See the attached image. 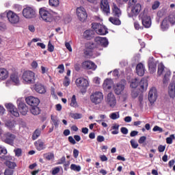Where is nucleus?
<instances>
[{
    "mask_svg": "<svg viewBox=\"0 0 175 175\" xmlns=\"http://www.w3.org/2000/svg\"><path fill=\"white\" fill-rule=\"evenodd\" d=\"M0 139L7 144H13L16 139H17V136L10 132L3 133V130L0 129Z\"/></svg>",
    "mask_w": 175,
    "mask_h": 175,
    "instance_id": "nucleus-1",
    "label": "nucleus"
},
{
    "mask_svg": "<svg viewBox=\"0 0 175 175\" xmlns=\"http://www.w3.org/2000/svg\"><path fill=\"white\" fill-rule=\"evenodd\" d=\"M139 85L140 87L141 91H144L147 90V87H148L147 79H142L139 83V79L135 78V79H131V81H130V87L131 88H137V87H139Z\"/></svg>",
    "mask_w": 175,
    "mask_h": 175,
    "instance_id": "nucleus-2",
    "label": "nucleus"
},
{
    "mask_svg": "<svg viewBox=\"0 0 175 175\" xmlns=\"http://www.w3.org/2000/svg\"><path fill=\"white\" fill-rule=\"evenodd\" d=\"M157 73L159 76H161V75H164V79H163V83L164 84H166L169 81V79L170 77V70L167 69V68L163 66V64H159L158 66V70Z\"/></svg>",
    "mask_w": 175,
    "mask_h": 175,
    "instance_id": "nucleus-3",
    "label": "nucleus"
},
{
    "mask_svg": "<svg viewBox=\"0 0 175 175\" xmlns=\"http://www.w3.org/2000/svg\"><path fill=\"white\" fill-rule=\"evenodd\" d=\"M22 79L25 84H33L35 83V72L27 70L25 71L22 75Z\"/></svg>",
    "mask_w": 175,
    "mask_h": 175,
    "instance_id": "nucleus-4",
    "label": "nucleus"
},
{
    "mask_svg": "<svg viewBox=\"0 0 175 175\" xmlns=\"http://www.w3.org/2000/svg\"><path fill=\"white\" fill-rule=\"evenodd\" d=\"M103 93L94 92L90 95V100L94 105H100L103 102Z\"/></svg>",
    "mask_w": 175,
    "mask_h": 175,
    "instance_id": "nucleus-5",
    "label": "nucleus"
},
{
    "mask_svg": "<svg viewBox=\"0 0 175 175\" xmlns=\"http://www.w3.org/2000/svg\"><path fill=\"white\" fill-rule=\"evenodd\" d=\"M40 15L41 18L46 23H51L53 21V15L44 8L40 9Z\"/></svg>",
    "mask_w": 175,
    "mask_h": 175,
    "instance_id": "nucleus-6",
    "label": "nucleus"
},
{
    "mask_svg": "<svg viewBox=\"0 0 175 175\" xmlns=\"http://www.w3.org/2000/svg\"><path fill=\"white\" fill-rule=\"evenodd\" d=\"M75 84L79 90H87L90 87V82L83 77L77 79Z\"/></svg>",
    "mask_w": 175,
    "mask_h": 175,
    "instance_id": "nucleus-7",
    "label": "nucleus"
},
{
    "mask_svg": "<svg viewBox=\"0 0 175 175\" xmlns=\"http://www.w3.org/2000/svg\"><path fill=\"white\" fill-rule=\"evenodd\" d=\"M7 18L10 24H18L20 23V16L13 11H8L6 13Z\"/></svg>",
    "mask_w": 175,
    "mask_h": 175,
    "instance_id": "nucleus-8",
    "label": "nucleus"
},
{
    "mask_svg": "<svg viewBox=\"0 0 175 175\" xmlns=\"http://www.w3.org/2000/svg\"><path fill=\"white\" fill-rule=\"evenodd\" d=\"M167 21H169L170 24H175V13L170 14L169 17L165 18L163 21L161 23L162 29H167V28H169V23Z\"/></svg>",
    "mask_w": 175,
    "mask_h": 175,
    "instance_id": "nucleus-9",
    "label": "nucleus"
},
{
    "mask_svg": "<svg viewBox=\"0 0 175 175\" xmlns=\"http://www.w3.org/2000/svg\"><path fill=\"white\" fill-rule=\"evenodd\" d=\"M77 16L79 21L84 22L87 20V11L83 7H79L77 8Z\"/></svg>",
    "mask_w": 175,
    "mask_h": 175,
    "instance_id": "nucleus-10",
    "label": "nucleus"
},
{
    "mask_svg": "<svg viewBox=\"0 0 175 175\" xmlns=\"http://www.w3.org/2000/svg\"><path fill=\"white\" fill-rule=\"evenodd\" d=\"M105 102L110 106V107H115L116 105H117V100H116L114 94L111 92L109 93L105 98Z\"/></svg>",
    "mask_w": 175,
    "mask_h": 175,
    "instance_id": "nucleus-11",
    "label": "nucleus"
},
{
    "mask_svg": "<svg viewBox=\"0 0 175 175\" xmlns=\"http://www.w3.org/2000/svg\"><path fill=\"white\" fill-rule=\"evenodd\" d=\"M23 14L25 18H33L36 14V12L32 8L27 7L26 8L23 9Z\"/></svg>",
    "mask_w": 175,
    "mask_h": 175,
    "instance_id": "nucleus-12",
    "label": "nucleus"
},
{
    "mask_svg": "<svg viewBox=\"0 0 175 175\" xmlns=\"http://www.w3.org/2000/svg\"><path fill=\"white\" fill-rule=\"evenodd\" d=\"M95 49L94 42H87L85 44L84 55L88 57H92V50Z\"/></svg>",
    "mask_w": 175,
    "mask_h": 175,
    "instance_id": "nucleus-13",
    "label": "nucleus"
},
{
    "mask_svg": "<svg viewBox=\"0 0 175 175\" xmlns=\"http://www.w3.org/2000/svg\"><path fill=\"white\" fill-rule=\"evenodd\" d=\"M100 9L105 14H107V16L110 14V5H109L108 0H101Z\"/></svg>",
    "mask_w": 175,
    "mask_h": 175,
    "instance_id": "nucleus-14",
    "label": "nucleus"
},
{
    "mask_svg": "<svg viewBox=\"0 0 175 175\" xmlns=\"http://www.w3.org/2000/svg\"><path fill=\"white\" fill-rule=\"evenodd\" d=\"M139 17H141L142 18V25H144V27L145 28H150V27H151V17L148 16V15L147 14H143L142 16V14L139 15Z\"/></svg>",
    "mask_w": 175,
    "mask_h": 175,
    "instance_id": "nucleus-15",
    "label": "nucleus"
},
{
    "mask_svg": "<svg viewBox=\"0 0 175 175\" xmlns=\"http://www.w3.org/2000/svg\"><path fill=\"white\" fill-rule=\"evenodd\" d=\"M125 88V80H122L120 82L116 84L114 86V92L116 95H121L122 91Z\"/></svg>",
    "mask_w": 175,
    "mask_h": 175,
    "instance_id": "nucleus-16",
    "label": "nucleus"
},
{
    "mask_svg": "<svg viewBox=\"0 0 175 175\" xmlns=\"http://www.w3.org/2000/svg\"><path fill=\"white\" fill-rule=\"evenodd\" d=\"M1 158L2 159H4V161H6L5 163L8 169H14L16 166H17L16 163L11 161H13V157L11 156H3Z\"/></svg>",
    "mask_w": 175,
    "mask_h": 175,
    "instance_id": "nucleus-17",
    "label": "nucleus"
},
{
    "mask_svg": "<svg viewBox=\"0 0 175 175\" xmlns=\"http://www.w3.org/2000/svg\"><path fill=\"white\" fill-rule=\"evenodd\" d=\"M158 98V92L157 91V88H152L149 91L148 94V100L150 103H154L157 100Z\"/></svg>",
    "mask_w": 175,
    "mask_h": 175,
    "instance_id": "nucleus-18",
    "label": "nucleus"
},
{
    "mask_svg": "<svg viewBox=\"0 0 175 175\" xmlns=\"http://www.w3.org/2000/svg\"><path fill=\"white\" fill-rule=\"evenodd\" d=\"M26 103L31 106V107H34L35 106H38L39 103H40V100L39 98L33 96H28L25 99Z\"/></svg>",
    "mask_w": 175,
    "mask_h": 175,
    "instance_id": "nucleus-19",
    "label": "nucleus"
},
{
    "mask_svg": "<svg viewBox=\"0 0 175 175\" xmlns=\"http://www.w3.org/2000/svg\"><path fill=\"white\" fill-rule=\"evenodd\" d=\"M81 67L83 69H87V70H95L96 69V65H95V63L88 60L82 62Z\"/></svg>",
    "mask_w": 175,
    "mask_h": 175,
    "instance_id": "nucleus-20",
    "label": "nucleus"
},
{
    "mask_svg": "<svg viewBox=\"0 0 175 175\" xmlns=\"http://www.w3.org/2000/svg\"><path fill=\"white\" fill-rule=\"evenodd\" d=\"M6 109H8V111L11 113L12 116L14 117H18L20 116V113H18V111L17 110V108L13 105L12 103H7L5 105Z\"/></svg>",
    "mask_w": 175,
    "mask_h": 175,
    "instance_id": "nucleus-21",
    "label": "nucleus"
},
{
    "mask_svg": "<svg viewBox=\"0 0 175 175\" xmlns=\"http://www.w3.org/2000/svg\"><path fill=\"white\" fill-rule=\"evenodd\" d=\"M94 42H96L99 46H103V47H107L109 45V41L106 38L102 37H96L94 39Z\"/></svg>",
    "mask_w": 175,
    "mask_h": 175,
    "instance_id": "nucleus-22",
    "label": "nucleus"
},
{
    "mask_svg": "<svg viewBox=\"0 0 175 175\" xmlns=\"http://www.w3.org/2000/svg\"><path fill=\"white\" fill-rule=\"evenodd\" d=\"M142 11V5L140 3H137L133 5L131 8V16L136 17L139 15V13Z\"/></svg>",
    "mask_w": 175,
    "mask_h": 175,
    "instance_id": "nucleus-23",
    "label": "nucleus"
},
{
    "mask_svg": "<svg viewBox=\"0 0 175 175\" xmlns=\"http://www.w3.org/2000/svg\"><path fill=\"white\" fill-rule=\"evenodd\" d=\"M148 65L150 73H154V72L157 71V64L154 61V57L149 58Z\"/></svg>",
    "mask_w": 175,
    "mask_h": 175,
    "instance_id": "nucleus-24",
    "label": "nucleus"
},
{
    "mask_svg": "<svg viewBox=\"0 0 175 175\" xmlns=\"http://www.w3.org/2000/svg\"><path fill=\"white\" fill-rule=\"evenodd\" d=\"M113 85H114L113 80L111 79H107L104 81L103 88L105 91H109V90H111V87H113Z\"/></svg>",
    "mask_w": 175,
    "mask_h": 175,
    "instance_id": "nucleus-25",
    "label": "nucleus"
},
{
    "mask_svg": "<svg viewBox=\"0 0 175 175\" xmlns=\"http://www.w3.org/2000/svg\"><path fill=\"white\" fill-rule=\"evenodd\" d=\"M168 95L170 98H175V82H171L168 86Z\"/></svg>",
    "mask_w": 175,
    "mask_h": 175,
    "instance_id": "nucleus-26",
    "label": "nucleus"
},
{
    "mask_svg": "<svg viewBox=\"0 0 175 175\" xmlns=\"http://www.w3.org/2000/svg\"><path fill=\"white\" fill-rule=\"evenodd\" d=\"M10 80L15 85H18L20 84V75H18V72L12 73L10 76Z\"/></svg>",
    "mask_w": 175,
    "mask_h": 175,
    "instance_id": "nucleus-27",
    "label": "nucleus"
},
{
    "mask_svg": "<svg viewBox=\"0 0 175 175\" xmlns=\"http://www.w3.org/2000/svg\"><path fill=\"white\" fill-rule=\"evenodd\" d=\"M16 125L17 124L16 123V121L14 120H8L5 123V126L9 129V131H14V129L16 128Z\"/></svg>",
    "mask_w": 175,
    "mask_h": 175,
    "instance_id": "nucleus-28",
    "label": "nucleus"
},
{
    "mask_svg": "<svg viewBox=\"0 0 175 175\" xmlns=\"http://www.w3.org/2000/svg\"><path fill=\"white\" fill-rule=\"evenodd\" d=\"M34 90L38 94H45L46 93V88L44 86L40 83H36L34 85Z\"/></svg>",
    "mask_w": 175,
    "mask_h": 175,
    "instance_id": "nucleus-29",
    "label": "nucleus"
},
{
    "mask_svg": "<svg viewBox=\"0 0 175 175\" xmlns=\"http://www.w3.org/2000/svg\"><path fill=\"white\" fill-rule=\"evenodd\" d=\"M36 148L38 151H42V150H44L46 148V145H44V142L42 139H38L35 142Z\"/></svg>",
    "mask_w": 175,
    "mask_h": 175,
    "instance_id": "nucleus-30",
    "label": "nucleus"
},
{
    "mask_svg": "<svg viewBox=\"0 0 175 175\" xmlns=\"http://www.w3.org/2000/svg\"><path fill=\"white\" fill-rule=\"evenodd\" d=\"M18 109L20 113H22L23 116H27V113H28V107L24 103H20L18 105Z\"/></svg>",
    "mask_w": 175,
    "mask_h": 175,
    "instance_id": "nucleus-31",
    "label": "nucleus"
},
{
    "mask_svg": "<svg viewBox=\"0 0 175 175\" xmlns=\"http://www.w3.org/2000/svg\"><path fill=\"white\" fill-rule=\"evenodd\" d=\"M136 72L138 76H143L144 75L145 69L143 64L139 63L137 65Z\"/></svg>",
    "mask_w": 175,
    "mask_h": 175,
    "instance_id": "nucleus-32",
    "label": "nucleus"
},
{
    "mask_svg": "<svg viewBox=\"0 0 175 175\" xmlns=\"http://www.w3.org/2000/svg\"><path fill=\"white\" fill-rule=\"evenodd\" d=\"M9 77V72L5 68H0V80H6Z\"/></svg>",
    "mask_w": 175,
    "mask_h": 175,
    "instance_id": "nucleus-33",
    "label": "nucleus"
},
{
    "mask_svg": "<svg viewBox=\"0 0 175 175\" xmlns=\"http://www.w3.org/2000/svg\"><path fill=\"white\" fill-rule=\"evenodd\" d=\"M112 10H113V15L116 16V17H120V16H121V10L118 8V7L117 6V5H116V3L113 4Z\"/></svg>",
    "mask_w": 175,
    "mask_h": 175,
    "instance_id": "nucleus-34",
    "label": "nucleus"
},
{
    "mask_svg": "<svg viewBox=\"0 0 175 175\" xmlns=\"http://www.w3.org/2000/svg\"><path fill=\"white\" fill-rule=\"evenodd\" d=\"M92 36H94V31L92 30H86L83 33V38H85V39H87L88 40H90V39H91Z\"/></svg>",
    "mask_w": 175,
    "mask_h": 175,
    "instance_id": "nucleus-35",
    "label": "nucleus"
},
{
    "mask_svg": "<svg viewBox=\"0 0 175 175\" xmlns=\"http://www.w3.org/2000/svg\"><path fill=\"white\" fill-rule=\"evenodd\" d=\"M96 33L98 35H106V33H108L107 29L101 25L98 29L96 30Z\"/></svg>",
    "mask_w": 175,
    "mask_h": 175,
    "instance_id": "nucleus-36",
    "label": "nucleus"
},
{
    "mask_svg": "<svg viewBox=\"0 0 175 175\" xmlns=\"http://www.w3.org/2000/svg\"><path fill=\"white\" fill-rule=\"evenodd\" d=\"M111 134L112 135H118L119 133V129H120V125L118 124H113L112 126L111 127Z\"/></svg>",
    "mask_w": 175,
    "mask_h": 175,
    "instance_id": "nucleus-37",
    "label": "nucleus"
},
{
    "mask_svg": "<svg viewBox=\"0 0 175 175\" xmlns=\"http://www.w3.org/2000/svg\"><path fill=\"white\" fill-rule=\"evenodd\" d=\"M30 111L33 116H38V114H40V109L38 107V105H35V107H31Z\"/></svg>",
    "mask_w": 175,
    "mask_h": 175,
    "instance_id": "nucleus-38",
    "label": "nucleus"
},
{
    "mask_svg": "<svg viewBox=\"0 0 175 175\" xmlns=\"http://www.w3.org/2000/svg\"><path fill=\"white\" fill-rule=\"evenodd\" d=\"M51 120L55 128H58V125H59V119L58 117L57 116L51 115Z\"/></svg>",
    "mask_w": 175,
    "mask_h": 175,
    "instance_id": "nucleus-39",
    "label": "nucleus"
},
{
    "mask_svg": "<svg viewBox=\"0 0 175 175\" xmlns=\"http://www.w3.org/2000/svg\"><path fill=\"white\" fill-rule=\"evenodd\" d=\"M49 5L51 8H58L59 6V0H49Z\"/></svg>",
    "mask_w": 175,
    "mask_h": 175,
    "instance_id": "nucleus-40",
    "label": "nucleus"
},
{
    "mask_svg": "<svg viewBox=\"0 0 175 175\" xmlns=\"http://www.w3.org/2000/svg\"><path fill=\"white\" fill-rule=\"evenodd\" d=\"M109 21L110 23H111V24H113L114 25H121V21H120L118 18L110 17Z\"/></svg>",
    "mask_w": 175,
    "mask_h": 175,
    "instance_id": "nucleus-41",
    "label": "nucleus"
},
{
    "mask_svg": "<svg viewBox=\"0 0 175 175\" xmlns=\"http://www.w3.org/2000/svg\"><path fill=\"white\" fill-rule=\"evenodd\" d=\"M40 133H42V131L40 129H36L32 135L33 140H36L40 136Z\"/></svg>",
    "mask_w": 175,
    "mask_h": 175,
    "instance_id": "nucleus-42",
    "label": "nucleus"
},
{
    "mask_svg": "<svg viewBox=\"0 0 175 175\" xmlns=\"http://www.w3.org/2000/svg\"><path fill=\"white\" fill-rule=\"evenodd\" d=\"M70 169L71 170H74V172H80V170H81V167L76 164H71Z\"/></svg>",
    "mask_w": 175,
    "mask_h": 175,
    "instance_id": "nucleus-43",
    "label": "nucleus"
},
{
    "mask_svg": "<svg viewBox=\"0 0 175 175\" xmlns=\"http://www.w3.org/2000/svg\"><path fill=\"white\" fill-rule=\"evenodd\" d=\"M70 106L72 107H77V101H76V96L73 95L71 98Z\"/></svg>",
    "mask_w": 175,
    "mask_h": 175,
    "instance_id": "nucleus-44",
    "label": "nucleus"
},
{
    "mask_svg": "<svg viewBox=\"0 0 175 175\" xmlns=\"http://www.w3.org/2000/svg\"><path fill=\"white\" fill-rule=\"evenodd\" d=\"M109 118L111 120H118L120 118V113L118 112H113L109 115Z\"/></svg>",
    "mask_w": 175,
    "mask_h": 175,
    "instance_id": "nucleus-45",
    "label": "nucleus"
},
{
    "mask_svg": "<svg viewBox=\"0 0 175 175\" xmlns=\"http://www.w3.org/2000/svg\"><path fill=\"white\" fill-rule=\"evenodd\" d=\"M44 158L47 159V161H52L54 159V154L53 153H46L44 154Z\"/></svg>",
    "mask_w": 175,
    "mask_h": 175,
    "instance_id": "nucleus-46",
    "label": "nucleus"
},
{
    "mask_svg": "<svg viewBox=\"0 0 175 175\" xmlns=\"http://www.w3.org/2000/svg\"><path fill=\"white\" fill-rule=\"evenodd\" d=\"M175 137L174 135H171L170 137L166 138L167 144H172L173 143V140H174Z\"/></svg>",
    "mask_w": 175,
    "mask_h": 175,
    "instance_id": "nucleus-47",
    "label": "nucleus"
},
{
    "mask_svg": "<svg viewBox=\"0 0 175 175\" xmlns=\"http://www.w3.org/2000/svg\"><path fill=\"white\" fill-rule=\"evenodd\" d=\"M160 5L161 3L159 1H155L152 5V10H157V9L159 8Z\"/></svg>",
    "mask_w": 175,
    "mask_h": 175,
    "instance_id": "nucleus-48",
    "label": "nucleus"
},
{
    "mask_svg": "<svg viewBox=\"0 0 175 175\" xmlns=\"http://www.w3.org/2000/svg\"><path fill=\"white\" fill-rule=\"evenodd\" d=\"M130 143L133 148H137V147H139V144H137V142L135 139H131L130 141Z\"/></svg>",
    "mask_w": 175,
    "mask_h": 175,
    "instance_id": "nucleus-49",
    "label": "nucleus"
},
{
    "mask_svg": "<svg viewBox=\"0 0 175 175\" xmlns=\"http://www.w3.org/2000/svg\"><path fill=\"white\" fill-rule=\"evenodd\" d=\"M14 171L13 170H10V168H7L4 171V175H13Z\"/></svg>",
    "mask_w": 175,
    "mask_h": 175,
    "instance_id": "nucleus-50",
    "label": "nucleus"
},
{
    "mask_svg": "<svg viewBox=\"0 0 175 175\" xmlns=\"http://www.w3.org/2000/svg\"><path fill=\"white\" fill-rule=\"evenodd\" d=\"M61 169L59 167H55L52 169L51 174L53 175L58 174L59 172H60Z\"/></svg>",
    "mask_w": 175,
    "mask_h": 175,
    "instance_id": "nucleus-51",
    "label": "nucleus"
},
{
    "mask_svg": "<svg viewBox=\"0 0 175 175\" xmlns=\"http://www.w3.org/2000/svg\"><path fill=\"white\" fill-rule=\"evenodd\" d=\"M101 25H100L99 23H93L92 27L94 29V31H95V32H96V31H98L99 29V27Z\"/></svg>",
    "mask_w": 175,
    "mask_h": 175,
    "instance_id": "nucleus-52",
    "label": "nucleus"
},
{
    "mask_svg": "<svg viewBox=\"0 0 175 175\" xmlns=\"http://www.w3.org/2000/svg\"><path fill=\"white\" fill-rule=\"evenodd\" d=\"M70 84V79L68 77H65L64 81V85L65 87H68Z\"/></svg>",
    "mask_w": 175,
    "mask_h": 175,
    "instance_id": "nucleus-53",
    "label": "nucleus"
},
{
    "mask_svg": "<svg viewBox=\"0 0 175 175\" xmlns=\"http://www.w3.org/2000/svg\"><path fill=\"white\" fill-rule=\"evenodd\" d=\"M152 131L153 132H160V133L163 132V129L158 126H154Z\"/></svg>",
    "mask_w": 175,
    "mask_h": 175,
    "instance_id": "nucleus-54",
    "label": "nucleus"
},
{
    "mask_svg": "<svg viewBox=\"0 0 175 175\" xmlns=\"http://www.w3.org/2000/svg\"><path fill=\"white\" fill-rule=\"evenodd\" d=\"M72 118H74V120H79L81 118V114L80 113H72L71 115Z\"/></svg>",
    "mask_w": 175,
    "mask_h": 175,
    "instance_id": "nucleus-55",
    "label": "nucleus"
},
{
    "mask_svg": "<svg viewBox=\"0 0 175 175\" xmlns=\"http://www.w3.org/2000/svg\"><path fill=\"white\" fill-rule=\"evenodd\" d=\"M57 69L59 70V73H64V72H65V67L64 66V64L59 65Z\"/></svg>",
    "mask_w": 175,
    "mask_h": 175,
    "instance_id": "nucleus-56",
    "label": "nucleus"
},
{
    "mask_svg": "<svg viewBox=\"0 0 175 175\" xmlns=\"http://www.w3.org/2000/svg\"><path fill=\"white\" fill-rule=\"evenodd\" d=\"M48 51H50V53H53L54 51V46L51 44V42H49L48 44Z\"/></svg>",
    "mask_w": 175,
    "mask_h": 175,
    "instance_id": "nucleus-57",
    "label": "nucleus"
},
{
    "mask_svg": "<svg viewBox=\"0 0 175 175\" xmlns=\"http://www.w3.org/2000/svg\"><path fill=\"white\" fill-rule=\"evenodd\" d=\"M1 154H3V155H6V154H8V150L5 147L0 146V155Z\"/></svg>",
    "mask_w": 175,
    "mask_h": 175,
    "instance_id": "nucleus-58",
    "label": "nucleus"
},
{
    "mask_svg": "<svg viewBox=\"0 0 175 175\" xmlns=\"http://www.w3.org/2000/svg\"><path fill=\"white\" fill-rule=\"evenodd\" d=\"M134 27L135 29H137V31H139V29H143V27L140 26V24H139V22H135Z\"/></svg>",
    "mask_w": 175,
    "mask_h": 175,
    "instance_id": "nucleus-59",
    "label": "nucleus"
},
{
    "mask_svg": "<svg viewBox=\"0 0 175 175\" xmlns=\"http://www.w3.org/2000/svg\"><path fill=\"white\" fill-rule=\"evenodd\" d=\"M146 140H147V137L146 136H142L138 140V143L139 144H143V143H144V142H146Z\"/></svg>",
    "mask_w": 175,
    "mask_h": 175,
    "instance_id": "nucleus-60",
    "label": "nucleus"
},
{
    "mask_svg": "<svg viewBox=\"0 0 175 175\" xmlns=\"http://www.w3.org/2000/svg\"><path fill=\"white\" fill-rule=\"evenodd\" d=\"M16 157H21V149L17 148L14 150Z\"/></svg>",
    "mask_w": 175,
    "mask_h": 175,
    "instance_id": "nucleus-61",
    "label": "nucleus"
},
{
    "mask_svg": "<svg viewBox=\"0 0 175 175\" xmlns=\"http://www.w3.org/2000/svg\"><path fill=\"white\" fill-rule=\"evenodd\" d=\"M65 46L66 47L67 50H68V51L72 53V46H70V44L69 42H66Z\"/></svg>",
    "mask_w": 175,
    "mask_h": 175,
    "instance_id": "nucleus-62",
    "label": "nucleus"
},
{
    "mask_svg": "<svg viewBox=\"0 0 175 175\" xmlns=\"http://www.w3.org/2000/svg\"><path fill=\"white\" fill-rule=\"evenodd\" d=\"M120 132H122L123 135H128V129H126V127H122L120 129Z\"/></svg>",
    "mask_w": 175,
    "mask_h": 175,
    "instance_id": "nucleus-63",
    "label": "nucleus"
},
{
    "mask_svg": "<svg viewBox=\"0 0 175 175\" xmlns=\"http://www.w3.org/2000/svg\"><path fill=\"white\" fill-rule=\"evenodd\" d=\"M166 148L165 146L160 145L158 147V150L159 152H163L165 151V149Z\"/></svg>",
    "mask_w": 175,
    "mask_h": 175,
    "instance_id": "nucleus-64",
    "label": "nucleus"
}]
</instances>
